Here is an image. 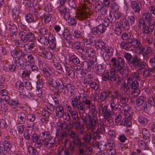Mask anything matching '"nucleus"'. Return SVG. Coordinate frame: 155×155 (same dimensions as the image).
I'll return each instance as SVG.
<instances>
[{"label": "nucleus", "instance_id": "f257e3e1", "mask_svg": "<svg viewBox=\"0 0 155 155\" xmlns=\"http://www.w3.org/2000/svg\"><path fill=\"white\" fill-rule=\"evenodd\" d=\"M97 112V110H90V112L89 113L86 117L83 116L81 117V119L86 125L94 128L98 123Z\"/></svg>", "mask_w": 155, "mask_h": 155}, {"label": "nucleus", "instance_id": "f03ea898", "mask_svg": "<svg viewBox=\"0 0 155 155\" xmlns=\"http://www.w3.org/2000/svg\"><path fill=\"white\" fill-rule=\"evenodd\" d=\"M80 2L79 12L77 16L79 20L82 21L87 18L88 15V5L89 1L87 0H79Z\"/></svg>", "mask_w": 155, "mask_h": 155}, {"label": "nucleus", "instance_id": "7ed1b4c3", "mask_svg": "<svg viewBox=\"0 0 155 155\" xmlns=\"http://www.w3.org/2000/svg\"><path fill=\"white\" fill-rule=\"evenodd\" d=\"M66 87H67L68 90V92L69 93V98L71 105L74 108L75 106L77 105V104L80 101V97H79V96H78V97L77 96H75L76 92L74 86L71 87V86L69 85Z\"/></svg>", "mask_w": 155, "mask_h": 155}, {"label": "nucleus", "instance_id": "20e7f679", "mask_svg": "<svg viewBox=\"0 0 155 155\" xmlns=\"http://www.w3.org/2000/svg\"><path fill=\"white\" fill-rule=\"evenodd\" d=\"M19 35L24 43H26L28 41L34 42L36 40L35 35L32 32L26 33L24 30L22 31L19 32Z\"/></svg>", "mask_w": 155, "mask_h": 155}, {"label": "nucleus", "instance_id": "39448f33", "mask_svg": "<svg viewBox=\"0 0 155 155\" xmlns=\"http://www.w3.org/2000/svg\"><path fill=\"white\" fill-rule=\"evenodd\" d=\"M96 58H93L88 61H82L81 66L83 69L87 71H89L92 68L94 67L97 65Z\"/></svg>", "mask_w": 155, "mask_h": 155}, {"label": "nucleus", "instance_id": "423d86ee", "mask_svg": "<svg viewBox=\"0 0 155 155\" xmlns=\"http://www.w3.org/2000/svg\"><path fill=\"white\" fill-rule=\"evenodd\" d=\"M64 146L66 148L65 150L61 149L58 150L59 155H72L73 147L70 144L68 140H66L65 141Z\"/></svg>", "mask_w": 155, "mask_h": 155}, {"label": "nucleus", "instance_id": "0eeeda50", "mask_svg": "<svg viewBox=\"0 0 155 155\" xmlns=\"http://www.w3.org/2000/svg\"><path fill=\"white\" fill-rule=\"evenodd\" d=\"M118 109L120 112L123 114L125 117L130 118V117L131 114L129 112L130 110L131 107L129 105L125 104L124 105H120Z\"/></svg>", "mask_w": 155, "mask_h": 155}, {"label": "nucleus", "instance_id": "6e6552de", "mask_svg": "<svg viewBox=\"0 0 155 155\" xmlns=\"http://www.w3.org/2000/svg\"><path fill=\"white\" fill-rule=\"evenodd\" d=\"M11 55L14 58L18 59L22 58L24 60V59H25L26 54L22 50L14 49L11 52Z\"/></svg>", "mask_w": 155, "mask_h": 155}, {"label": "nucleus", "instance_id": "1a4fd4ad", "mask_svg": "<svg viewBox=\"0 0 155 155\" xmlns=\"http://www.w3.org/2000/svg\"><path fill=\"white\" fill-rule=\"evenodd\" d=\"M110 106L112 110V114L114 113V112L117 110H118L120 104H119V100L117 99H110Z\"/></svg>", "mask_w": 155, "mask_h": 155}, {"label": "nucleus", "instance_id": "9d476101", "mask_svg": "<svg viewBox=\"0 0 155 155\" xmlns=\"http://www.w3.org/2000/svg\"><path fill=\"white\" fill-rule=\"evenodd\" d=\"M101 114L104 117V119L107 120L112 113V110L108 109V105H105L104 106H101Z\"/></svg>", "mask_w": 155, "mask_h": 155}, {"label": "nucleus", "instance_id": "9b49d317", "mask_svg": "<svg viewBox=\"0 0 155 155\" xmlns=\"http://www.w3.org/2000/svg\"><path fill=\"white\" fill-rule=\"evenodd\" d=\"M80 97L81 101L86 106V109H90L91 107V101L88 99L87 96L85 94H82L79 96Z\"/></svg>", "mask_w": 155, "mask_h": 155}, {"label": "nucleus", "instance_id": "f8f14e48", "mask_svg": "<svg viewBox=\"0 0 155 155\" xmlns=\"http://www.w3.org/2000/svg\"><path fill=\"white\" fill-rule=\"evenodd\" d=\"M145 101L144 97L143 96H140L137 100L136 104V108L138 110H140L142 109L144 110L145 108V106H143V104Z\"/></svg>", "mask_w": 155, "mask_h": 155}, {"label": "nucleus", "instance_id": "ddd939ff", "mask_svg": "<svg viewBox=\"0 0 155 155\" xmlns=\"http://www.w3.org/2000/svg\"><path fill=\"white\" fill-rule=\"evenodd\" d=\"M128 42L131 43V45L134 48H137L140 44L139 40L136 38H134L132 35H129V38Z\"/></svg>", "mask_w": 155, "mask_h": 155}, {"label": "nucleus", "instance_id": "4468645a", "mask_svg": "<svg viewBox=\"0 0 155 155\" xmlns=\"http://www.w3.org/2000/svg\"><path fill=\"white\" fill-rule=\"evenodd\" d=\"M56 87H58L59 88L62 89H66L68 91V90L67 87H66L70 85L71 87H73V86L71 84L64 83L63 84L62 81L60 79L58 78L56 81Z\"/></svg>", "mask_w": 155, "mask_h": 155}, {"label": "nucleus", "instance_id": "2eb2a0df", "mask_svg": "<svg viewBox=\"0 0 155 155\" xmlns=\"http://www.w3.org/2000/svg\"><path fill=\"white\" fill-rule=\"evenodd\" d=\"M40 135L42 139L45 142L53 139L54 138L51 136L50 132L48 131H44L40 133Z\"/></svg>", "mask_w": 155, "mask_h": 155}, {"label": "nucleus", "instance_id": "dca6fc26", "mask_svg": "<svg viewBox=\"0 0 155 155\" xmlns=\"http://www.w3.org/2000/svg\"><path fill=\"white\" fill-rule=\"evenodd\" d=\"M139 27L140 28H142V29H143V32L140 33V36L141 37H142L143 39L144 40V41H145V19L144 18H140L139 20Z\"/></svg>", "mask_w": 155, "mask_h": 155}, {"label": "nucleus", "instance_id": "f3484780", "mask_svg": "<svg viewBox=\"0 0 155 155\" xmlns=\"http://www.w3.org/2000/svg\"><path fill=\"white\" fill-rule=\"evenodd\" d=\"M63 38L66 40L67 42H64L65 43V45L68 47L71 46V35L70 32L68 31H64L63 34Z\"/></svg>", "mask_w": 155, "mask_h": 155}, {"label": "nucleus", "instance_id": "a211bd4d", "mask_svg": "<svg viewBox=\"0 0 155 155\" xmlns=\"http://www.w3.org/2000/svg\"><path fill=\"white\" fill-rule=\"evenodd\" d=\"M56 115L59 117H63L64 114V108L60 104H58L55 108Z\"/></svg>", "mask_w": 155, "mask_h": 155}, {"label": "nucleus", "instance_id": "6ab92c4d", "mask_svg": "<svg viewBox=\"0 0 155 155\" xmlns=\"http://www.w3.org/2000/svg\"><path fill=\"white\" fill-rule=\"evenodd\" d=\"M132 59L129 61H127V63L130 66H133L134 68L137 67L139 64V60L137 56H135L133 57Z\"/></svg>", "mask_w": 155, "mask_h": 155}, {"label": "nucleus", "instance_id": "aec40b11", "mask_svg": "<svg viewBox=\"0 0 155 155\" xmlns=\"http://www.w3.org/2000/svg\"><path fill=\"white\" fill-rule=\"evenodd\" d=\"M35 143V147L39 149L42 147L43 145L45 147V146H47L48 144V141L45 142L42 139H40Z\"/></svg>", "mask_w": 155, "mask_h": 155}, {"label": "nucleus", "instance_id": "412c9836", "mask_svg": "<svg viewBox=\"0 0 155 155\" xmlns=\"http://www.w3.org/2000/svg\"><path fill=\"white\" fill-rule=\"evenodd\" d=\"M105 67L104 64H98L96 67V74L101 76L105 71Z\"/></svg>", "mask_w": 155, "mask_h": 155}, {"label": "nucleus", "instance_id": "4be33fe9", "mask_svg": "<svg viewBox=\"0 0 155 155\" xmlns=\"http://www.w3.org/2000/svg\"><path fill=\"white\" fill-rule=\"evenodd\" d=\"M127 84L132 89L137 88L139 83L137 81H133L131 78H129L127 80Z\"/></svg>", "mask_w": 155, "mask_h": 155}, {"label": "nucleus", "instance_id": "5701e85b", "mask_svg": "<svg viewBox=\"0 0 155 155\" xmlns=\"http://www.w3.org/2000/svg\"><path fill=\"white\" fill-rule=\"evenodd\" d=\"M154 102V98L152 97H150L146 101V113L149 114V110Z\"/></svg>", "mask_w": 155, "mask_h": 155}, {"label": "nucleus", "instance_id": "b1692460", "mask_svg": "<svg viewBox=\"0 0 155 155\" xmlns=\"http://www.w3.org/2000/svg\"><path fill=\"white\" fill-rule=\"evenodd\" d=\"M131 8L136 12H139L140 11V7L139 3L135 1H133L131 2Z\"/></svg>", "mask_w": 155, "mask_h": 155}, {"label": "nucleus", "instance_id": "393cba45", "mask_svg": "<svg viewBox=\"0 0 155 155\" xmlns=\"http://www.w3.org/2000/svg\"><path fill=\"white\" fill-rule=\"evenodd\" d=\"M66 70V75L71 78H73L74 77L75 73L72 68H70L67 65L65 66Z\"/></svg>", "mask_w": 155, "mask_h": 155}, {"label": "nucleus", "instance_id": "a878e982", "mask_svg": "<svg viewBox=\"0 0 155 155\" xmlns=\"http://www.w3.org/2000/svg\"><path fill=\"white\" fill-rule=\"evenodd\" d=\"M67 136L66 133L65 131H60L59 130H57L56 134V137L59 142H62V140Z\"/></svg>", "mask_w": 155, "mask_h": 155}, {"label": "nucleus", "instance_id": "bb28decb", "mask_svg": "<svg viewBox=\"0 0 155 155\" xmlns=\"http://www.w3.org/2000/svg\"><path fill=\"white\" fill-rule=\"evenodd\" d=\"M99 95L100 103L103 101L106 102L107 101V98L109 96L107 92L106 91L102 92L99 93Z\"/></svg>", "mask_w": 155, "mask_h": 155}, {"label": "nucleus", "instance_id": "cd10ccee", "mask_svg": "<svg viewBox=\"0 0 155 155\" xmlns=\"http://www.w3.org/2000/svg\"><path fill=\"white\" fill-rule=\"evenodd\" d=\"M74 127L75 129L81 133H82L84 131V128L83 125L81 124L78 121L74 123Z\"/></svg>", "mask_w": 155, "mask_h": 155}, {"label": "nucleus", "instance_id": "c85d7f7f", "mask_svg": "<svg viewBox=\"0 0 155 155\" xmlns=\"http://www.w3.org/2000/svg\"><path fill=\"white\" fill-rule=\"evenodd\" d=\"M74 127L75 129L81 133H82L84 131V128L83 125L81 124L78 121L74 123Z\"/></svg>", "mask_w": 155, "mask_h": 155}, {"label": "nucleus", "instance_id": "c756f323", "mask_svg": "<svg viewBox=\"0 0 155 155\" xmlns=\"http://www.w3.org/2000/svg\"><path fill=\"white\" fill-rule=\"evenodd\" d=\"M74 127L75 129L81 133H82L84 131V128L83 125L81 124L78 121L74 123Z\"/></svg>", "mask_w": 155, "mask_h": 155}, {"label": "nucleus", "instance_id": "7c9ffc66", "mask_svg": "<svg viewBox=\"0 0 155 155\" xmlns=\"http://www.w3.org/2000/svg\"><path fill=\"white\" fill-rule=\"evenodd\" d=\"M18 121L21 124H23L26 120V115L23 112L19 113L18 115Z\"/></svg>", "mask_w": 155, "mask_h": 155}, {"label": "nucleus", "instance_id": "2f4dec72", "mask_svg": "<svg viewBox=\"0 0 155 155\" xmlns=\"http://www.w3.org/2000/svg\"><path fill=\"white\" fill-rule=\"evenodd\" d=\"M38 41L42 45H48L47 37L43 35L39 36L38 38Z\"/></svg>", "mask_w": 155, "mask_h": 155}, {"label": "nucleus", "instance_id": "473e14b6", "mask_svg": "<svg viewBox=\"0 0 155 155\" xmlns=\"http://www.w3.org/2000/svg\"><path fill=\"white\" fill-rule=\"evenodd\" d=\"M109 81L112 83L115 82L117 84H118L120 81V79L118 75H110Z\"/></svg>", "mask_w": 155, "mask_h": 155}, {"label": "nucleus", "instance_id": "72a5a7b5", "mask_svg": "<svg viewBox=\"0 0 155 155\" xmlns=\"http://www.w3.org/2000/svg\"><path fill=\"white\" fill-rule=\"evenodd\" d=\"M69 60L71 64L77 65L80 63V61L78 58L75 55H73L70 57Z\"/></svg>", "mask_w": 155, "mask_h": 155}, {"label": "nucleus", "instance_id": "f704fd0d", "mask_svg": "<svg viewBox=\"0 0 155 155\" xmlns=\"http://www.w3.org/2000/svg\"><path fill=\"white\" fill-rule=\"evenodd\" d=\"M96 46L98 47L101 50V52H104L105 51L106 48L105 44L102 41H98L96 43Z\"/></svg>", "mask_w": 155, "mask_h": 155}, {"label": "nucleus", "instance_id": "c9c22d12", "mask_svg": "<svg viewBox=\"0 0 155 155\" xmlns=\"http://www.w3.org/2000/svg\"><path fill=\"white\" fill-rule=\"evenodd\" d=\"M4 144L6 152H9L11 150L12 146L10 141L8 140H4Z\"/></svg>", "mask_w": 155, "mask_h": 155}, {"label": "nucleus", "instance_id": "e433bc0d", "mask_svg": "<svg viewBox=\"0 0 155 155\" xmlns=\"http://www.w3.org/2000/svg\"><path fill=\"white\" fill-rule=\"evenodd\" d=\"M38 31L39 34L43 36L49 34L48 29L44 26L42 27L39 28Z\"/></svg>", "mask_w": 155, "mask_h": 155}, {"label": "nucleus", "instance_id": "4c0bfd02", "mask_svg": "<svg viewBox=\"0 0 155 155\" xmlns=\"http://www.w3.org/2000/svg\"><path fill=\"white\" fill-rule=\"evenodd\" d=\"M121 96V94L118 91H115L111 93L110 99H117L119 100V97Z\"/></svg>", "mask_w": 155, "mask_h": 155}, {"label": "nucleus", "instance_id": "58836bf2", "mask_svg": "<svg viewBox=\"0 0 155 155\" xmlns=\"http://www.w3.org/2000/svg\"><path fill=\"white\" fill-rule=\"evenodd\" d=\"M97 130V132L99 133V134H105L106 132L104 126L103 124H98Z\"/></svg>", "mask_w": 155, "mask_h": 155}, {"label": "nucleus", "instance_id": "ea45409f", "mask_svg": "<svg viewBox=\"0 0 155 155\" xmlns=\"http://www.w3.org/2000/svg\"><path fill=\"white\" fill-rule=\"evenodd\" d=\"M125 65V61L124 58L120 56L118 57L117 58V66H120L121 67V70Z\"/></svg>", "mask_w": 155, "mask_h": 155}, {"label": "nucleus", "instance_id": "a19ab883", "mask_svg": "<svg viewBox=\"0 0 155 155\" xmlns=\"http://www.w3.org/2000/svg\"><path fill=\"white\" fill-rule=\"evenodd\" d=\"M24 60L26 62L30 63V64H33V62L35 61V59L32 54H26L25 59Z\"/></svg>", "mask_w": 155, "mask_h": 155}, {"label": "nucleus", "instance_id": "79ce46f5", "mask_svg": "<svg viewBox=\"0 0 155 155\" xmlns=\"http://www.w3.org/2000/svg\"><path fill=\"white\" fill-rule=\"evenodd\" d=\"M97 124H96L95 126L94 127L92 128L91 127H90V126H88L87 125H86L87 127L89 129V130H91V133H90L91 134H92V136L94 137H96L99 134V133H98L97 132V130L95 131H94V130H95L96 127V126Z\"/></svg>", "mask_w": 155, "mask_h": 155}, {"label": "nucleus", "instance_id": "37998d69", "mask_svg": "<svg viewBox=\"0 0 155 155\" xmlns=\"http://www.w3.org/2000/svg\"><path fill=\"white\" fill-rule=\"evenodd\" d=\"M26 48H25V51H31L35 47V43L34 42H31L30 44H26Z\"/></svg>", "mask_w": 155, "mask_h": 155}, {"label": "nucleus", "instance_id": "c03bdc74", "mask_svg": "<svg viewBox=\"0 0 155 155\" xmlns=\"http://www.w3.org/2000/svg\"><path fill=\"white\" fill-rule=\"evenodd\" d=\"M75 108H76L78 110L84 111L86 107L81 101H79L77 104V105L75 106Z\"/></svg>", "mask_w": 155, "mask_h": 155}, {"label": "nucleus", "instance_id": "a18cd8bd", "mask_svg": "<svg viewBox=\"0 0 155 155\" xmlns=\"http://www.w3.org/2000/svg\"><path fill=\"white\" fill-rule=\"evenodd\" d=\"M15 87L17 90H22L24 89V82L22 83L19 81H17L15 84Z\"/></svg>", "mask_w": 155, "mask_h": 155}, {"label": "nucleus", "instance_id": "49530a36", "mask_svg": "<svg viewBox=\"0 0 155 155\" xmlns=\"http://www.w3.org/2000/svg\"><path fill=\"white\" fill-rule=\"evenodd\" d=\"M121 22L122 28L125 31H127L129 29L130 27L128 21L125 20Z\"/></svg>", "mask_w": 155, "mask_h": 155}, {"label": "nucleus", "instance_id": "de8ad7c7", "mask_svg": "<svg viewBox=\"0 0 155 155\" xmlns=\"http://www.w3.org/2000/svg\"><path fill=\"white\" fill-rule=\"evenodd\" d=\"M119 104L121 103V104H124L127 103L128 101V99L126 97L125 95L121 94L120 97H119Z\"/></svg>", "mask_w": 155, "mask_h": 155}, {"label": "nucleus", "instance_id": "09e8293b", "mask_svg": "<svg viewBox=\"0 0 155 155\" xmlns=\"http://www.w3.org/2000/svg\"><path fill=\"white\" fill-rule=\"evenodd\" d=\"M114 68H112L110 70V75H117L116 74V71H120L121 70V67L120 66H116Z\"/></svg>", "mask_w": 155, "mask_h": 155}, {"label": "nucleus", "instance_id": "8fccbe9b", "mask_svg": "<svg viewBox=\"0 0 155 155\" xmlns=\"http://www.w3.org/2000/svg\"><path fill=\"white\" fill-rule=\"evenodd\" d=\"M40 135L38 134L34 133L33 134L31 137V141L33 143L39 140L40 139Z\"/></svg>", "mask_w": 155, "mask_h": 155}, {"label": "nucleus", "instance_id": "3c124183", "mask_svg": "<svg viewBox=\"0 0 155 155\" xmlns=\"http://www.w3.org/2000/svg\"><path fill=\"white\" fill-rule=\"evenodd\" d=\"M101 76V79L103 81H109L110 75L109 74V72H104V73H103Z\"/></svg>", "mask_w": 155, "mask_h": 155}, {"label": "nucleus", "instance_id": "603ef678", "mask_svg": "<svg viewBox=\"0 0 155 155\" xmlns=\"http://www.w3.org/2000/svg\"><path fill=\"white\" fill-rule=\"evenodd\" d=\"M139 49L140 52L139 56L143 58V59H144L145 56V52L144 51L145 50L144 46H141L140 47Z\"/></svg>", "mask_w": 155, "mask_h": 155}, {"label": "nucleus", "instance_id": "864d4df0", "mask_svg": "<svg viewBox=\"0 0 155 155\" xmlns=\"http://www.w3.org/2000/svg\"><path fill=\"white\" fill-rule=\"evenodd\" d=\"M103 7L102 2H97L95 3V8L97 12L101 10Z\"/></svg>", "mask_w": 155, "mask_h": 155}, {"label": "nucleus", "instance_id": "5fc2aeb1", "mask_svg": "<svg viewBox=\"0 0 155 155\" xmlns=\"http://www.w3.org/2000/svg\"><path fill=\"white\" fill-rule=\"evenodd\" d=\"M25 16L27 21L28 23L33 22L34 17L30 14L27 13L25 14Z\"/></svg>", "mask_w": 155, "mask_h": 155}, {"label": "nucleus", "instance_id": "6e6d98bb", "mask_svg": "<svg viewBox=\"0 0 155 155\" xmlns=\"http://www.w3.org/2000/svg\"><path fill=\"white\" fill-rule=\"evenodd\" d=\"M68 11H69L67 9L64 5H59V12L61 14H64Z\"/></svg>", "mask_w": 155, "mask_h": 155}, {"label": "nucleus", "instance_id": "4d7b16f0", "mask_svg": "<svg viewBox=\"0 0 155 155\" xmlns=\"http://www.w3.org/2000/svg\"><path fill=\"white\" fill-rule=\"evenodd\" d=\"M48 143V144L47 146H45V147H47L50 149H51L54 146V144L55 142V138L54 137L53 139L47 141Z\"/></svg>", "mask_w": 155, "mask_h": 155}, {"label": "nucleus", "instance_id": "13d9d810", "mask_svg": "<svg viewBox=\"0 0 155 155\" xmlns=\"http://www.w3.org/2000/svg\"><path fill=\"white\" fill-rule=\"evenodd\" d=\"M45 18L44 22L46 24L49 23L51 20V15L50 13L45 14L44 16Z\"/></svg>", "mask_w": 155, "mask_h": 155}, {"label": "nucleus", "instance_id": "bf43d9fd", "mask_svg": "<svg viewBox=\"0 0 155 155\" xmlns=\"http://www.w3.org/2000/svg\"><path fill=\"white\" fill-rule=\"evenodd\" d=\"M86 53H87L88 57H91L95 54V51L93 48H87Z\"/></svg>", "mask_w": 155, "mask_h": 155}, {"label": "nucleus", "instance_id": "052dcab7", "mask_svg": "<svg viewBox=\"0 0 155 155\" xmlns=\"http://www.w3.org/2000/svg\"><path fill=\"white\" fill-rule=\"evenodd\" d=\"M84 140L87 143L90 142L91 140V137L90 133L85 134L84 135Z\"/></svg>", "mask_w": 155, "mask_h": 155}, {"label": "nucleus", "instance_id": "680f3d73", "mask_svg": "<svg viewBox=\"0 0 155 155\" xmlns=\"http://www.w3.org/2000/svg\"><path fill=\"white\" fill-rule=\"evenodd\" d=\"M83 43L84 46L87 48H89L91 46V39L84 38L83 39Z\"/></svg>", "mask_w": 155, "mask_h": 155}, {"label": "nucleus", "instance_id": "e2e57ef3", "mask_svg": "<svg viewBox=\"0 0 155 155\" xmlns=\"http://www.w3.org/2000/svg\"><path fill=\"white\" fill-rule=\"evenodd\" d=\"M74 69L75 72L78 74L80 75L82 74V70L81 69V66L77 65H76L74 67Z\"/></svg>", "mask_w": 155, "mask_h": 155}, {"label": "nucleus", "instance_id": "0e129e2a", "mask_svg": "<svg viewBox=\"0 0 155 155\" xmlns=\"http://www.w3.org/2000/svg\"><path fill=\"white\" fill-rule=\"evenodd\" d=\"M31 73V71L30 70H25L22 73V77L23 78H25L26 79H28L29 78V75Z\"/></svg>", "mask_w": 155, "mask_h": 155}, {"label": "nucleus", "instance_id": "69168bd1", "mask_svg": "<svg viewBox=\"0 0 155 155\" xmlns=\"http://www.w3.org/2000/svg\"><path fill=\"white\" fill-rule=\"evenodd\" d=\"M14 63L15 65L18 67H21L23 64V61L20 59H15L14 61Z\"/></svg>", "mask_w": 155, "mask_h": 155}, {"label": "nucleus", "instance_id": "338daca9", "mask_svg": "<svg viewBox=\"0 0 155 155\" xmlns=\"http://www.w3.org/2000/svg\"><path fill=\"white\" fill-rule=\"evenodd\" d=\"M89 86L92 88L97 90L98 89V84L95 81H91Z\"/></svg>", "mask_w": 155, "mask_h": 155}, {"label": "nucleus", "instance_id": "774afa93", "mask_svg": "<svg viewBox=\"0 0 155 155\" xmlns=\"http://www.w3.org/2000/svg\"><path fill=\"white\" fill-rule=\"evenodd\" d=\"M69 136L70 138L72 140H74L78 137L77 134L74 131H72L69 132L68 133Z\"/></svg>", "mask_w": 155, "mask_h": 155}]
</instances>
